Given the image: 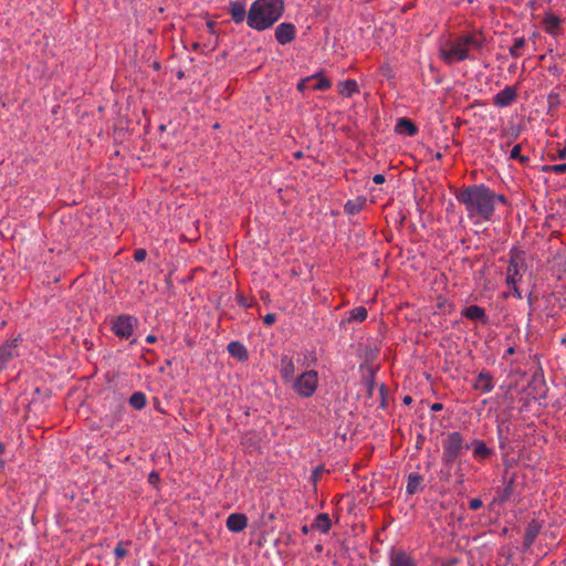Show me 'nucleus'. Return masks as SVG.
Wrapping results in <instances>:
<instances>
[{"label":"nucleus","mask_w":566,"mask_h":566,"mask_svg":"<svg viewBox=\"0 0 566 566\" xmlns=\"http://www.w3.org/2000/svg\"><path fill=\"white\" fill-rule=\"evenodd\" d=\"M457 199L465 208L468 218L475 224L488 222L493 219L495 207L499 202L506 203V198L496 195L484 185H474L463 188Z\"/></svg>","instance_id":"obj_1"},{"label":"nucleus","mask_w":566,"mask_h":566,"mask_svg":"<svg viewBox=\"0 0 566 566\" xmlns=\"http://www.w3.org/2000/svg\"><path fill=\"white\" fill-rule=\"evenodd\" d=\"M485 39L481 32H472L449 41L440 49L442 60L453 64L470 59V52L482 48Z\"/></svg>","instance_id":"obj_2"},{"label":"nucleus","mask_w":566,"mask_h":566,"mask_svg":"<svg viewBox=\"0 0 566 566\" xmlns=\"http://www.w3.org/2000/svg\"><path fill=\"white\" fill-rule=\"evenodd\" d=\"M284 11L283 0H255L248 13L250 28L263 31L272 27Z\"/></svg>","instance_id":"obj_3"},{"label":"nucleus","mask_w":566,"mask_h":566,"mask_svg":"<svg viewBox=\"0 0 566 566\" xmlns=\"http://www.w3.org/2000/svg\"><path fill=\"white\" fill-rule=\"evenodd\" d=\"M318 373L310 369L295 377L292 382V388L297 396L302 398H310L315 394L318 387Z\"/></svg>","instance_id":"obj_4"},{"label":"nucleus","mask_w":566,"mask_h":566,"mask_svg":"<svg viewBox=\"0 0 566 566\" xmlns=\"http://www.w3.org/2000/svg\"><path fill=\"white\" fill-rule=\"evenodd\" d=\"M463 438L460 432H451L443 441V462L452 463L462 452Z\"/></svg>","instance_id":"obj_5"},{"label":"nucleus","mask_w":566,"mask_h":566,"mask_svg":"<svg viewBox=\"0 0 566 566\" xmlns=\"http://www.w3.org/2000/svg\"><path fill=\"white\" fill-rule=\"evenodd\" d=\"M137 325V318L132 315H119L113 323V332L116 336L127 339L132 336Z\"/></svg>","instance_id":"obj_6"},{"label":"nucleus","mask_w":566,"mask_h":566,"mask_svg":"<svg viewBox=\"0 0 566 566\" xmlns=\"http://www.w3.org/2000/svg\"><path fill=\"white\" fill-rule=\"evenodd\" d=\"M522 275L520 273V263H518V256L512 255L511 261L507 266V277L506 283L509 286H512L514 289L515 294L517 297H521V293L518 292L516 284L521 280Z\"/></svg>","instance_id":"obj_7"},{"label":"nucleus","mask_w":566,"mask_h":566,"mask_svg":"<svg viewBox=\"0 0 566 566\" xmlns=\"http://www.w3.org/2000/svg\"><path fill=\"white\" fill-rule=\"evenodd\" d=\"M295 34L296 29L292 23L284 22L279 24L275 29V39L282 45L292 42L295 38Z\"/></svg>","instance_id":"obj_8"},{"label":"nucleus","mask_w":566,"mask_h":566,"mask_svg":"<svg viewBox=\"0 0 566 566\" xmlns=\"http://www.w3.org/2000/svg\"><path fill=\"white\" fill-rule=\"evenodd\" d=\"M18 339L7 342L0 347V370L7 367V364L18 355Z\"/></svg>","instance_id":"obj_9"},{"label":"nucleus","mask_w":566,"mask_h":566,"mask_svg":"<svg viewBox=\"0 0 566 566\" xmlns=\"http://www.w3.org/2000/svg\"><path fill=\"white\" fill-rule=\"evenodd\" d=\"M389 566H417L415 559L401 549H391Z\"/></svg>","instance_id":"obj_10"},{"label":"nucleus","mask_w":566,"mask_h":566,"mask_svg":"<svg viewBox=\"0 0 566 566\" xmlns=\"http://www.w3.org/2000/svg\"><path fill=\"white\" fill-rule=\"evenodd\" d=\"M226 525L231 532H242L248 526V517L242 513H232L228 516Z\"/></svg>","instance_id":"obj_11"},{"label":"nucleus","mask_w":566,"mask_h":566,"mask_svg":"<svg viewBox=\"0 0 566 566\" xmlns=\"http://www.w3.org/2000/svg\"><path fill=\"white\" fill-rule=\"evenodd\" d=\"M280 375L285 382H293L295 379V365L291 357H282L280 363Z\"/></svg>","instance_id":"obj_12"},{"label":"nucleus","mask_w":566,"mask_h":566,"mask_svg":"<svg viewBox=\"0 0 566 566\" xmlns=\"http://www.w3.org/2000/svg\"><path fill=\"white\" fill-rule=\"evenodd\" d=\"M516 98V92L513 87H505L499 92L493 99L494 105L505 107L511 105Z\"/></svg>","instance_id":"obj_13"},{"label":"nucleus","mask_w":566,"mask_h":566,"mask_svg":"<svg viewBox=\"0 0 566 566\" xmlns=\"http://www.w3.org/2000/svg\"><path fill=\"white\" fill-rule=\"evenodd\" d=\"M229 11L232 20L235 23L243 22L247 11H245V1L244 0H235L231 1L229 6Z\"/></svg>","instance_id":"obj_14"},{"label":"nucleus","mask_w":566,"mask_h":566,"mask_svg":"<svg viewBox=\"0 0 566 566\" xmlns=\"http://www.w3.org/2000/svg\"><path fill=\"white\" fill-rule=\"evenodd\" d=\"M227 349L228 353L239 361H245L249 358L247 347L240 342H230Z\"/></svg>","instance_id":"obj_15"},{"label":"nucleus","mask_w":566,"mask_h":566,"mask_svg":"<svg viewBox=\"0 0 566 566\" xmlns=\"http://www.w3.org/2000/svg\"><path fill=\"white\" fill-rule=\"evenodd\" d=\"M493 380L489 373H480L474 381V388L483 392H490L493 389Z\"/></svg>","instance_id":"obj_16"},{"label":"nucleus","mask_w":566,"mask_h":566,"mask_svg":"<svg viewBox=\"0 0 566 566\" xmlns=\"http://www.w3.org/2000/svg\"><path fill=\"white\" fill-rule=\"evenodd\" d=\"M396 132L407 136H413L417 133V127L411 120L400 118L396 125Z\"/></svg>","instance_id":"obj_17"},{"label":"nucleus","mask_w":566,"mask_h":566,"mask_svg":"<svg viewBox=\"0 0 566 566\" xmlns=\"http://www.w3.org/2000/svg\"><path fill=\"white\" fill-rule=\"evenodd\" d=\"M358 91V85L354 80H347L339 83L338 93L345 97H350Z\"/></svg>","instance_id":"obj_18"},{"label":"nucleus","mask_w":566,"mask_h":566,"mask_svg":"<svg viewBox=\"0 0 566 566\" xmlns=\"http://www.w3.org/2000/svg\"><path fill=\"white\" fill-rule=\"evenodd\" d=\"M313 527L322 533H327L332 527L331 518L327 514H318L314 521Z\"/></svg>","instance_id":"obj_19"},{"label":"nucleus","mask_w":566,"mask_h":566,"mask_svg":"<svg viewBox=\"0 0 566 566\" xmlns=\"http://www.w3.org/2000/svg\"><path fill=\"white\" fill-rule=\"evenodd\" d=\"M463 315L469 319L480 321L484 318L485 312L480 306L471 305L463 311Z\"/></svg>","instance_id":"obj_20"},{"label":"nucleus","mask_w":566,"mask_h":566,"mask_svg":"<svg viewBox=\"0 0 566 566\" xmlns=\"http://www.w3.org/2000/svg\"><path fill=\"white\" fill-rule=\"evenodd\" d=\"M546 32L551 34H556L559 28V19L554 14H546L543 20Z\"/></svg>","instance_id":"obj_21"},{"label":"nucleus","mask_w":566,"mask_h":566,"mask_svg":"<svg viewBox=\"0 0 566 566\" xmlns=\"http://www.w3.org/2000/svg\"><path fill=\"white\" fill-rule=\"evenodd\" d=\"M314 76H316V78H314V81L312 82L313 90L325 91L332 86L331 81L328 78H326L325 76H323L321 73L315 74Z\"/></svg>","instance_id":"obj_22"},{"label":"nucleus","mask_w":566,"mask_h":566,"mask_svg":"<svg viewBox=\"0 0 566 566\" xmlns=\"http://www.w3.org/2000/svg\"><path fill=\"white\" fill-rule=\"evenodd\" d=\"M129 403L136 410H140L146 406V397L143 392H134L129 398Z\"/></svg>","instance_id":"obj_23"},{"label":"nucleus","mask_w":566,"mask_h":566,"mask_svg":"<svg viewBox=\"0 0 566 566\" xmlns=\"http://www.w3.org/2000/svg\"><path fill=\"white\" fill-rule=\"evenodd\" d=\"M366 318L367 310L363 306H358L350 311L348 321L364 322Z\"/></svg>","instance_id":"obj_24"},{"label":"nucleus","mask_w":566,"mask_h":566,"mask_svg":"<svg viewBox=\"0 0 566 566\" xmlns=\"http://www.w3.org/2000/svg\"><path fill=\"white\" fill-rule=\"evenodd\" d=\"M473 454L475 458L484 459L490 455V450L482 441H475Z\"/></svg>","instance_id":"obj_25"},{"label":"nucleus","mask_w":566,"mask_h":566,"mask_svg":"<svg viewBox=\"0 0 566 566\" xmlns=\"http://www.w3.org/2000/svg\"><path fill=\"white\" fill-rule=\"evenodd\" d=\"M363 207V202L347 201L345 205V211L349 214L359 212Z\"/></svg>","instance_id":"obj_26"},{"label":"nucleus","mask_w":566,"mask_h":566,"mask_svg":"<svg viewBox=\"0 0 566 566\" xmlns=\"http://www.w3.org/2000/svg\"><path fill=\"white\" fill-rule=\"evenodd\" d=\"M521 150H522L521 145H515L511 150L510 158L520 160L522 163L526 161L527 158L521 155Z\"/></svg>","instance_id":"obj_27"},{"label":"nucleus","mask_w":566,"mask_h":566,"mask_svg":"<svg viewBox=\"0 0 566 566\" xmlns=\"http://www.w3.org/2000/svg\"><path fill=\"white\" fill-rule=\"evenodd\" d=\"M524 43H525V41H524L523 38L516 39L514 45L511 49V54L513 56H518L520 55V49H522Z\"/></svg>","instance_id":"obj_28"},{"label":"nucleus","mask_w":566,"mask_h":566,"mask_svg":"<svg viewBox=\"0 0 566 566\" xmlns=\"http://www.w3.org/2000/svg\"><path fill=\"white\" fill-rule=\"evenodd\" d=\"M114 554L118 559H122L127 555V549L124 547L123 542H119L117 544V546L115 547Z\"/></svg>","instance_id":"obj_29"},{"label":"nucleus","mask_w":566,"mask_h":566,"mask_svg":"<svg viewBox=\"0 0 566 566\" xmlns=\"http://www.w3.org/2000/svg\"><path fill=\"white\" fill-rule=\"evenodd\" d=\"M418 483H419V478L417 475H415V476L410 475L408 484H407V491L409 493H413L416 491Z\"/></svg>","instance_id":"obj_30"},{"label":"nucleus","mask_w":566,"mask_h":566,"mask_svg":"<svg viewBox=\"0 0 566 566\" xmlns=\"http://www.w3.org/2000/svg\"><path fill=\"white\" fill-rule=\"evenodd\" d=\"M547 169L555 174H566V164L553 165L549 166Z\"/></svg>","instance_id":"obj_31"},{"label":"nucleus","mask_w":566,"mask_h":566,"mask_svg":"<svg viewBox=\"0 0 566 566\" xmlns=\"http://www.w3.org/2000/svg\"><path fill=\"white\" fill-rule=\"evenodd\" d=\"M314 78H316V76H308L306 78H303L297 85L298 91H304L306 86L314 81Z\"/></svg>","instance_id":"obj_32"},{"label":"nucleus","mask_w":566,"mask_h":566,"mask_svg":"<svg viewBox=\"0 0 566 566\" xmlns=\"http://www.w3.org/2000/svg\"><path fill=\"white\" fill-rule=\"evenodd\" d=\"M146 255H147V252L146 250L144 249H138L135 251L134 253V259L137 261V262H142L146 259Z\"/></svg>","instance_id":"obj_33"},{"label":"nucleus","mask_w":566,"mask_h":566,"mask_svg":"<svg viewBox=\"0 0 566 566\" xmlns=\"http://www.w3.org/2000/svg\"><path fill=\"white\" fill-rule=\"evenodd\" d=\"M276 321V315L273 313H269L263 317V323L268 326H271Z\"/></svg>","instance_id":"obj_34"},{"label":"nucleus","mask_w":566,"mask_h":566,"mask_svg":"<svg viewBox=\"0 0 566 566\" xmlns=\"http://www.w3.org/2000/svg\"><path fill=\"white\" fill-rule=\"evenodd\" d=\"M238 303L243 306V307H251L252 306V301L247 298L245 296L243 295H239L238 296Z\"/></svg>","instance_id":"obj_35"},{"label":"nucleus","mask_w":566,"mask_h":566,"mask_svg":"<svg viewBox=\"0 0 566 566\" xmlns=\"http://www.w3.org/2000/svg\"><path fill=\"white\" fill-rule=\"evenodd\" d=\"M469 506L471 510L476 511L482 506V501L480 499H472Z\"/></svg>","instance_id":"obj_36"},{"label":"nucleus","mask_w":566,"mask_h":566,"mask_svg":"<svg viewBox=\"0 0 566 566\" xmlns=\"http://www.w3.org/2000/svg\"><path fill=\"white\" fill-rule=\"evenodd\" d=\"M373 180L375 184L381 185L385 182V177H384V175L378 174L373 177Z\"/></svg>","instance_id":"obj_37"},{"label":"nucleus","mask_w":566,"mask_h":566,"mask_svg":"<svg viewBox=\"0 0 566 566\" xmlns=\"http://www.w3.org/2000/svg\"><path fill=\"white\" fill-rule=\"evenodd\" d=\"M207 29L210 33H214V29H216V22L214 21H208L207 22Z\"/></svg>","instance_id":"obj_38"},{"label":"nucleus","mask_w":566,"mask_h":566,"mask_svg":"<svg viewBox=\"0 0 566 566\" xmlns=\"http://www.w3.org/2000/svg\"><path fill=\"white\" fill-rule=\"evenodd\" d=\"M156 340H157V338H156V336H155V335H148V336L146 337V342H147L148 344H154Z\"/></svg>","instance_id":"obj_39"},{"label":"nucleus","mask_w":566,"mask_h":566,"mask_svg":"<svg viewBox=\"0 0 566 566\" xmlns=\"http://www.w3.org/2000/svg\"><path fill=\"white\" fill-rule=\"evenodd\" d=\"M156 480H158V475H157V474H155V473H151V474L149 475V482H150V483H154Z\"/></svg>","instance_id":"obj_40"},{"label":"nucleus","mask_w":566,"mask_h":566,"mask_svg":"<svg viewBox=\"0 0 566 566\" xmlns=\"http://www.w3.org/2000/svg\"><path fill=\"white\" fill-rule=\"evenodd\" d=\"M432 409H433V410H441V409H442V405H441V403H434V405L432 406Z\"/></svg>","instance_id":"obj_41"},{"label":"nucleus","mask_w":566,"mask_h":566,"mask_svg":"<svg viewBox=\"0 0 566 566\" xmlns=\"http://www.w3.org/2000/svg\"><path fill=\"white\" fill-rule=\"evenodd\" d=\"M318 474H319V470H318V469H316V470L313 472V480H314V481L318 478Z\"/></svg>","instance_id":"obj_42"},{"label":"nucleus","mask_w":566,"mask_h":566,"mask_svg":"<svg viewBox=\"0 0 566 566\" xmlns=\"http://www.w3.org/2000/svg\"><path fill=\"white\" fill-rule=\"evenodd\" d=\"M535 532L531 527L527 530V536H534Z\"/></svg>","instance_id":"obj_43"},{"label":"nucleus","mask_w":566,"mask_h":566,"mask_svg":"<svg viewBox=\"0 0 566 566\" xmlns=\"http://www.w3.org/2000/svg\"><path fill=\"white\" fill-rule=\"evenodd\" d=\"M411 400H412L411 397L407 396V397H405L403 402L408 405L411 402Z\"/></svg>","instance_id":"obj_44"},{"label":"nucleus","mask_w":566,"mask_h":566,"mask_svg":"<svg viewBox=\"0 0 566 566\" xmlns=\"http://www.w3.org/2000/svg\"><path fill=\"white\" fill-rule=\"evenodd\" d=\"M559 157H560V158H566V153H565V151H562V153L559 154Z\"/></svg>","instance_id":"obj_45"},{"label":"nucleus","mask_w":566,"mask_h":566,"mask_svg":"<svg viewBox=\"0 0 566 566\" xmlns=\"http://www.w3.org/2000/svg\"><path fill=\"white\" fill-rule=\"evenodd\" d=\"M303 533H305V534L307 533V527L306 526L303 527Z\"/></svg>","instance_id":"obj_46"}]
</instances>
